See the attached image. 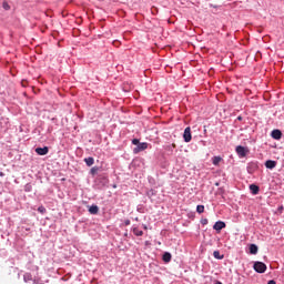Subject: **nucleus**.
I'll list each match as a JSON object with an SVG mask.
<instances>
[{
    "instance_id": "1",
    "label": "nucleus",
    "mask_w": 284,
    "mask_h": 284,
    "mask_svg": "<svg viewBox=\"0 0 284 284\" xmlns=\"http://www.w3.org/2000/svg\"><path fill=\"white\" fill-rule=\"evenodd\" d=\"M253 270L257 272V274H265L267 272V265L263 262H255L253 265Z\"/></svg>"
},
{
    "instance_id": "2",
    "label": "nucleus",
    "mask_w": 284,
    "mask_h": 284,
    "mask_svg": "<svg viewBox=\"0 0 284 284\" xmlns=\"http://www.w3.org/2000/svg\"><path fill=\"white\" fill-rule=\"evenodd\" d=\"M235 152L237 153V155L240 156V159H245V156H247V152H250V150H247V148L245 146H236Z\"/></svg>"
},
{
    "instance_id": "3",
    "label": "nucleus",
    "mask_w": 284,
    "mask_h": 284,
    "mask_svg": "<svg viewBox=\"0 0 284 284\" xmlns=\"http://www.w3.org/2000/svg\"><path fill=\"white\" fill-rule=\"evenodd\" d=\"M183 139L185 143H190V141H192V129L190 126L185 128Z\"/></svg>"
},
{
    "instance_id": "4",
    "label": "nucleus",
    "mask_w": 284,
    "mask_h": 284,
    "mask_svg": "<svg viewBox=\"0 0 284 284\" xmlns=\"http://www.w3.org/2000/svg\"><path fill=\"white\" fill-rule=\"evenodd\" d=\"M148 142H140L135 149H133L134 154H139V152H143V150H148Z\"/></svg>"
},
{
    "instance_id": "5",
    "label": "nucleus",
    "mask_w": 284,
    "mask_h": 284,
    "mask_svg": "<svg viewBox=\"0 0 284 284\" xmlns=\"http://www.w3.org/2000/svg\"><path fill=\"white\" fill-rule=\"evenodd\" d=\"M271 136L272 139H275V141H281L283 133L281 132V130L275 129L272 131Z\"/></svg>"
},
{
    "instance_id": "6",
    "label": "nucleus",
    "mask_w": 284,
    "mask_h": 284,
    "mask_svg": "<svg viewBox=\"0 0 284 284\" xmlns=\"http://www.w3.org/2000/svg\"><path fill=\"white\" fill-rule=\"evenodd\" d=\"M48 152H50V149L48 146L36 149V153L39 154V156H45V154H48Z\"/></svg>"
},
{
    "instance_id": "7",
    "label": "nucleus",
    "mask_w": 284,
    "mask_h": 284,
    "mask_svg": "<svg viewBox=\"0 0 284 284\" xmlns=\"http://www.w3.org/2000/svg\"><path fill=\"white\" fill-rule=\"evenodd\" d=\"M225 227V222L219 221L214 224L213 229L216 230V232H221Z\"/></svg>"
},
{
    "instance_id": "8",
    "label": "nucleus",
    "mask_w": 284,
    "mask_h": 284,
    "mask_svg": "<svg viewBox=\"0 0 284 284\" xmlns=\"http://www.w3.org/2000/svg\"><path fill=\"white\" fill-rule=\"evenodd\" d=\"M265 168H267V170H274V168H276V161H274V160L266 161Z\"/></svg>"
},
{
    "instance_id": "9",
    "label": "nucleus",
    "mask_w": 284,
    "mask_h": 284,
    "mask_svg": "<svg viewBox=\"0 0 284 284\" xmlns=\"http://www.w3.org/2000/svg\"><path fill=\"white\" fill-rule=\"evenodd\" d=\"M162 260L164 261V263H170V261H172V254L170 252H165Z\"/></svg>"
},
{
    "instance_id": "10",
    "label": "nucleus",
    "mask_w": 284,
    "mask_h": 284,
    "mask_svg": "<svg viewBox=\"0 0 284 284\" xmlns=\"http://www.w3.org/2000/svg\"><path fill=\"white\" fill-rule=\"evenodd\" d=\"M250 190H251L252 194H254V195L258 194V192H260V187L256 184H251Z\"/></svg>"
},
{
    "instance_id": "11",
    "label": "nucleus",
    "mask_w": 284,
    "mask_h": 284,
    "mask_svg": "<svg viewBox=\"0 0 284 284\" xmlns=\"http://www.w3.org/2000/svg\"><path fill=\"white\" fill-rule=\"evenodd\" d=\"M250 254H258V246L256 244L250 245Z\"/></svg>"
},
{
    "instance_id": "12",
    "label": "nucleus",
    "mask_w": 284,
    "mask_h": 284,
    "mask_svg": "<svg viewBox=\"0 0 284 284\" xmlns=\"http://www.w3.org/2000/svg\"><path fill=\"white\" fill-rule=\"evenodd\" d=\"M84 162L88 165V168H92V165H94V158H87L84 159Z\"/></svg>"
},
{
    "instance_id": "13",
    "label": "nucleus",
    "mask_w": 284,
    "mask_h": 284,
    "mask_svg": "<svg viewBox=\"0 0 284 284\" xmlns=\"http://www.w3.org/2000/svg\"><path fill=\"white\" fill-rule=\"evenodd\" d=\"M90 214H99V206L92 205L89 207Z\"/></svg>"
},
{
    "instance_id": "14",
    "label": "nucleus",
    "mask_w": 284,
    "mask_h": 284,
    "mask_svg": "<svg viewBox=\"0 0 284 284\" xmlns=\"http://www.w3.org/2000/svg\"><path fill=\"white\" fill-rule=\"evenodd\" d=\"M213 256H214V258H217V261H223V258H224V256L221 255V252H219V251H214Z\"/></svg>"
},
{
    "instance_id": "15",
    "label": "nucleus",
    "mask_w": 284,
    "mask_h": 284,
    "mask_svg": "<svg viewBox=\"0 0 284 284\" xmlns=\"http://www.w3.org/2000/svg\"><path fill=\"white\" fill-rule=\"evenodd\" d=\"M205 212V206L204 205H197L196 206V213L197 214H203Z\"/></svg>"
},
{
    "instance_id": "16",
    "label": "nucleus",
    "mask_w": 284,
    "mask_h": 284,
    "mask_svg": "<svg viewBox=\"0 0 284 284\" xmlns=\"http://www.w3.org/2000/svg\"><path fill=\"white\" fill-rule=\"evenodd\" d=\"M133 234L135 236H143V231L139 230V227L133 229Z\"/></svg>"
},
{
    "instance_id": "17",
    "label": "nucleus",
    "mask_w": 284,
    "mask_h": 284,
    "mask_svg": "<svg viewBox=\"0 0 284 284\" xmlns=\"http://www.w3.org/2000/svg\"><path fill=\"white\" fill-rule=\"evenodd\" d=\"M221 161H223V159L221 156H214L213 158V165H219V163H221Z\"/></svg>"
},
{
    "instance_id": "18",
    "label": "nucleus",
    "mask_w": 284,
    "mask_h": 284,
    "mask_svg": "<svg viewBox=\"0 0 284 284\" xmlns=\"http://www.w3.org/2000/svg\"><path fill=\"white\" fill-rule=\"evenodd\" d=\"M38 212H40V214H45V206L41 205L38 207Z\"/></svg>"
},
{
    "instance_id": "19",
    "label": "nucleus",
    "mask_w": 284,
    "mask_h": 284,
    "mask_svg": "<svg viewBox=\"0 0 284 284\" xmlns=\"http://www.w3.org/2000/svg\"><path fill=\"white\" fill-rule=\"evenodd\" d=\"M111 43H112L115 48H119V45H121V41H119V40H112Z\"/></svg>"
},
{
    "instance_id": "20",
    "label": "nucleus",
    "mask_w": 284,
    "mask_h": 284,
    "mask_svg": "<svg viewBox=\"0 0 284 284\" xmlns=\"http://www.w3.org/2000/svg\"><path fill=\"white\" fill-rule=\"evenodd\" d=\"M90 172L94 176V174H97V172H99V168L93 166Z\"/></svg>"
},
{
    "instance_id": "21",
    "label": "nucleus",
    "mask_w": 284,
    "mask_h": 284,
    "mask_svg": "<svg viewBox=\"0 0 284 284\" xmlns=\"http://www.w3.org/2000/svg\"><path fill=\"white\" fill-rule=\"evenodd\" d=\"M31 190H32V185L27 184L24 187V192H31Z\"/></svg>"
},
{
    "instance_id": "22",
    "label": "nucleus",
    "mask_w": 284,
    "mask_h": 284,
    "mask_svg": "<svg viewBox=\"0 0 284 284\" xmlns=\"http://www.w3.org/2000/svg\"><path fill=\"white\" fill-rule=\"evenodd\" d=\"M132 144L139 146V144H140L139 139H133V140H132Z\"/></svg>"
},
{
    "instance_id": "23",
    "label": "nucleus",
    "mask_w": 284,
    "mask_h": 284,
    "mask_svg": "<svg viewBox=\"0 0 284 284\" xmlns=\"http://www.w3.org/2000/svg\"><path fill=\"white\" fill-rule=\"evenodd\" d=\"M268 284H276L274 280L268 281Z\"/></svg>"
},
{
    "instance_id": "24",
    "label": "nucleus",
    "mask_w": 284,
    "mask_h": 284,
    "mask_svg": "<svg viewBox=\"0 0 284 284\" xmlns=\"http://www.w3.org/2000/svg\"><path fill=\"white\" fill-rule=\"evenodd\" d=\"M125 225H130V221H126V222H125Z\"/></svg>"
},
{
    "instance_id": "25",
    "label": "nucleus",
    "mask_w": 284,
    "mask_h": 284,
    "mask_svg": "<svg viewBox=\"0 0 284 284\" xmlns=\"http://www.w3.org/2000/svg\"><path fill=\"white\" fill-rule=\"evenodd\" d=\"M239 120L241 121V116H239Z\"/></svg>"
}]
</instances>
